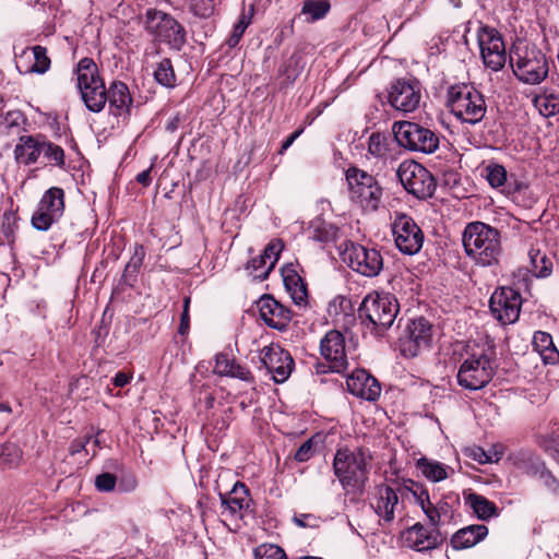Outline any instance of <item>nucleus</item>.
<instances>
[{"label": "nucleus", "instance_id": "ddd939ff", "mask_svg": "<svg viewBox=\"0 0 559 559\" xmlns=\"http://www.w3.org/2000/svg\"><path fill=\"white\" fill-rule=\"evenodd\" d=\"M435 333L433 325L426 318L418 317L412 320L399 340L401 354L405 357H416L428 350Z\"/></svg>", "mask_w": 559, "mask_h": 559}, {"label": "nucleus", "instance_id": "a878e982", "mask_svg": "<svg viewBox=\"0 0 559 559\" xmlns=\"http://www.w3.org/2000/svg\"><path fill=\"white\" fill-rule=\"evenodd\" d=\"M107 102L111 115L126 120L130 116L132 97L127 84L123 82H114L107 91Z\"/></svg>", "mask_w": 559, "mask_h": 559}, {"label": "nucleus", "instance_id": "412c9836", "mask_svg": "<svg viewBox=\"0 0 559 559\" xmlns=\"http://www.w3.org/2000/svg\"><path fill=\"white\" fill-rule=\"evenodd\" d=\"M261 360L277 383L286 381L293 371L290 354L280 346H265L261 350Z\"/></svg>", "mask_w": 559, "mask_h": 559}, {"label": "nucleus", "instance_id": "39448f33", "mask_svg": "<svg viewBox=\"0 0 559 559\" xmlns=\"http://www.w3.org/2000/svg\"><path fill=\"white\" fill-rule=\"evenodd\" d=\"M510 63L519 80L528 84H537L548 74L545 55L528 43L520 41L514 45L510 55Z\"/></svg>", "mask_w": 559, "mask_h": 559}, {"label": "nucleus", "instance_id": "1a4fd4ad", "mask_svg": "<svg viewBox=\"0 0 559 559\" xmlns=\"http://www.w3.org/2000/svg\"><path fill=\"white\" fill-rule=\"evenodd\" d=\"M145 29L154 36L155 39L169 45L179 50L186 41V31L183 26L170 14L150 9L145 13Z\"/></svg>", "mask_w": 559, "mask_h": 559}, {"label": "nucleus", "instance_id": "774afa93", "mask_svg": "<svg viewBox=\"0 0 559 559\" xmlns=\"http://www.w3.org/2000/svg\"><path fill=\"white\" fill-rule=\"evenodd\" d=\"M436 510L439 514V522L441 521V516L445 515L449 511V504L444 501H440L436 504Z\"/></svg>", "mask_w": 559, "mask_h": 559}, {"label": "nucleus", "instance_id": "37998d69", "mask_svg": "<svg viewBox=\"0 0 559 559\" xmlns=\"http://www.w3.org/2000/svg\"><path fill=\"white\" fill-rule=\"evenodd\" d=\"M367 152L374 158H383L388 153V139L385 134L373 132L368 138Z\"/></svg>", "mask_w": 559, "mask_h": 559}, {"label": "nucleus", "instance_id": "c85d7f7f", "mask_svg": "<svg viewBox=\"0 0 559 559\" xmlns=\"http://www.w3.org/2000/svg\"><path fill=\"white\" fill-rule=\"evenodd\" d=\"M487 534V526L483 524L469 525L459 530L452 536L451 545L455 550L467 549L483 540Z\"/></svg>", "mask_w": 559, "mask_h": 559}, {"label": "nucleus", "instance_id": "c9c22d12", "mask_svg": "<svg viewBox=\"0 0 559 559\" xmlns=\"http://www.w3.org/2000/svg\"><path fill=\"white\" fill-rule=\"evenodd\" d=\"M530 255V271L537 278L548 277L554 267L552 259L539 250L532 249Z\"/></svg>", "mask_w": 559, "mask_h": 559}, {"label": "nucleus", "instance_id": "09e8293b", "mask_svg": "<svg viewBox=\"0 0 559 559\" xmlns=\"http://www.w3.org/2000/svg\"><path fill=\"white\" fill-rule=\"evenodd\" d=\"M284 245L282 240L274 239L272 240L263 250V255L269 260V265L265 271H263L264 275H269L270 271L274 267L276 261L278 260L280 253L283 250Z\"/></svg>", "mask_w": 559, "mask_h": 559}, {"label": "nucleus", "instance_id": "e433bc0d", "mask_svg": "<svg viewBox=\"0 0 559 559\" xmlns=\"http://www.w3.org/2000/svg\"><path fill=\"white\" fill-rule=\"evenodd\" d=\"M310 238L319 242H330L337 238L338 228L321 218H316L309 227Z\"/></svg>", "mask_w": 559, "mask_h": 559}, {"label": "nucleus", "instance_id": "9b49d317", "mask_svg": "<svg viewBox=\"0 0 559 559\" xmlns=\"http://www.w3.org/2000/svg\"><path fill=\"white\" fill-rule=\"evenodd\" d=\"M393 132L397 143L409 151L430 154L439 147L438 135L418 123L411 121L395 122Z\"/></svg>", "mask_w": 559, "mask_h": 559}, {"label": "nucleus", "instance_id": "6ab92c4d", "mask_svg": "<svg viewBox=\"0 0 559 559\" xmlns=\"http://www.w3.org/2000/svg\"><path fill=\"white\" fill-rule=\"evenodd\" d=\"M221 515L225 521H236L243 519L251 513L252 499L245 484L237 481L233 489L227 493H221Z\"/></svg>", "mask_w": 559, "mask_h": 559}, {"label": "nucleus", "instance_id": "f704fd0d", "mask_svg": "<svg viewBox=\"0 0 559 559\" xmlns=\"http://www.w3.org/2000/svg\"><path fill=\"white\" fill-rule=\"evenodd\" d=\"M17 214L8 210L0 216V245H13L15 241L16 231L19 229Z\"/></svg>", "mask_w": 559, "mask_h": 559}, {"label": "nucleus", "instance_id": "de8ad7c7", "mask_svg": "<svg viewBox=\"0 0 559 559\" xmlns=\"http://www.w3.org/2000/svg\"><path fill=\"white\" fill-rule=\"evenodd\" d=\"M144 258H145V250H144L143 246L135 245L133 254L124 267L123 276L128 277V276L135 275L139 272L141 265L143 264Z\"/></svg>", "mask_w": 559, "mask_h": 559}, {"label": "nucleus", "instance_id": "cd10ccee", "mask_svg": "<svg viewBox=\"0 0 559 559\" xmlns=\"http://www.w3.org/2000/svg\"><path fill=\"white\" fill-rule=\"evenodd\" d=\"M214 373L225 377L237 378L246 382H252L253 376L248 368L226 353H219L215 357Z\"/></svg>", "mask_w": 559, "mask_h": 559}, {"label": "nucleus", "instance_id": "473e14b6", "mask_svg": "<svg viewBox=\"0 0 559 559\" xmlns=\"http://www.w3.org/2000/svg\"><path fill=\"white\" fill-rule=\"evenodd\" d=\"M464 501L480 520L486 521L498 514L497 506L481 495L475 492L465 493Z\"/></svg>", "mask_w": 559, "mask_h": 559}, {"label": "nucleus", "instance_id": "4d7b16f0", "mask_svg": "<svg viewBox=\"0 0 559 559\" xmlns=\"http://www.w3.org/2000/svg\"><path fill=\"white\" fill-rule=\"evenodd\" d=\"M539 443L545 449V451L548 452L554 457H556L557 454L559 453V448H558L559 444H558L557 439L555 438L554 433L542 435Z\"/></svg>", "mask_w": 559, "mask_h": 559}, {"label": "nucleus", "instance_id": "6e6552de", "mask_svg": "<svg viewBox=\"0 0 559 559\" xmlns=\"http://www.w3.org/2000/svg\"><path fill=\"white\" fill-rule=\"evenodd\" d=\"M348 195L350 201L366 211L378 210L382 199V188L376 178L357 167L346 170Z\"/></svg>", "mask_w": 559, "mask_h": 559}, {"label": "nucleus", "instance_id": "864d4df0", "mask_svg": "<svg viewBox=\"0 0 559 559\" xmlns=\"http://www.w3.org/2000/svg\"><path fill=\"white\" fill-rule=\"evenodd\" d=\"M117 477L110 473H102L95 478V487L98 491L110 492L115 489Z\"/></svg>", "mask_w": 559, "mask_h": 559}, {"label": "nucleus", "instance_id": "338daca9", "mask_svg": "<svg viewBox=\"0 0 559 559\" xmlns=\"http://www.w3.org/2000/svg\"><path fill=\"white\" fill-rule=\"evenodd\" d=\"M300 134V131H296L294 133H292L282 144V150L281 152H284L286 151L293 143L294 141L299 136Z\"/></svg>", "mask_w": 559, "mask_h": 559}, {"label": "nucleus", "instance_id": "79ce46f5", "mask_svg": "<svg viewBox=\"0 0 559 559\" xmlns=\"http://www.w3.org/2000/svg\"><path fill=\"white\" fill-rule=\"evenodd\" d=\"M154 78L162 86L168 88L176 86V74L169 59L165 58L157 64L154 71Z\"/></svg>", "mask_w": 559, "mask_h": 559}, {"label": "nucleus", "instance_id": "4468645a", "mask_svg": "<svg viewBox=\"0 0 559 559\" xmlns=\"http://www.w3.org/2000/svg\"><path fill=\"white\" fill-rule=\"evenodd\" d=\"M64 213V191L51 187L43 194L32 215V226L40 231L48 230Z\"/></svg>", "mask_w": 559, "mask_h": 559}, {"label": "nucleus", "instance_id": "8fccbe9b", "mask_svg": "<svg viewBox=\"0 0 559 559\" xmlns=\"http://www.w3.org/2000/svg\"><path fill=\"white\" fill-rule=\"evenodd\" d=\"M486 173V178L493 188L501 187L507 180V170L501 165H489Z\"/></svg>", "mask_w": 559, "mask_h": 559}, {"label": "nucleus", "instance_id": "13d9d810", "mask_svg": "<svg viewBox=\"0 0 559 559\" xmlns=\"http://www.w3.org/2000/svg\"><path fill=\"white\" fill-rule=\"evenodd\" d=\"M313 455L312 440L304 442L295 453V460L298 462H307Z\"/></svg>", "mask_w": 559, "mask_h": 559}, {"label": "nucleus", "instance_id": "9d476101", "mask_svg": "<svg viewBox=\"0 0 559 559\" xmlns=\"http://www.w3.org/2000/svg\"><path fill=\"white\" fill-rule=\"evenodd\" d=\"M342 258L354 272L366 277L378 276L384 266L380 250L357 242L345 243Z\"/></svg>", "mask_w": 559, "mask_h": 559}, {"label": "nucleus", "instance_id": "a19ab883", "mask_svg": "<svg viewBox=\"0 0 559 559\" xmlns=\"http://www.w3.org/2000/svg\"><path fill=\"white\" fill-rule=\"evenodd\" d=\"M22 460L20 447L12 442H5L0 445V466L12 468L19 465Z\"/></svg>", "mask_w": 559, "mask_h": 559}, {"label": "nucleus", "instance_id": "f3484780", "mask_svg": "<svg viewBox=\"0 0 559 559\" xmlns=\"http://www.w3.org/2000/svg\"><path fill=\"white\" fill-rule=\"evenodd\" d=\"M522 297L512 287H501L490 298L489 307L493 317L502 324L514 323L521 312Z\"/></svg>", "mask_w": 559, "mask_h": 559}, {"label": "nucleus", "instance_id": "f257e3e1", "mask_svg": "<svg viewBox=\"0 0 559 559\" xmlns=\"http://www.w3.org/2000/svg\"><path fill=\"white\" fill-rule=\"evenodd\" d=\"M463 246L466 254L481 266L497 264L502 253L500 233L483 222H473L465 227Z\"/></svg>", "mask_w": 559, "mask_h": 559}, {"label": "nucleus", "instance_id": "052dcab7", "mask_svg": "<svg viewBox=\"0 0 559 559\" xmlns=\"http://www.w3.org/2000/svg\"><path fill=\"white\" fill-rule=\"evenodd\" d=\"M138 487V480L134 475H127L118 483V489L123 492H131Z\"/></svg>", "mask_w": 559, "mask_h": 559}, {"label": "nucleus", "instance_id": "7ed1b4c3", "mask_svg": "<svg viewBox=\"0 0 559 559\" xmlns=\"http://www.w3.org/2000/svg\"><path fill=\"white\" fill-rule=\"evenodd\" d=\"M450 111L462 122L476 124L487 112L484 95L469 83L451 85L447 93Z\"/></svg>", "mask_w": 559, "mask_h": 559}, {"label": "nucleus", "instance_id": "72a5a7b5", "mask_svg": "<svg viewBox=\"0 0 559 559\" xmlns=\"http://www.w3.org/2000/svg\"><path fill=\"white\" fill-rule=\"evenodd\" d=\"M417 469L430 481L438 483L449 477L447 465L429 460L427 457H420L416 462Z\"/></svg>", "mask_w": 559, "mask_h": 559}, {"label": "nucleus", "instance_id": "a211bd4d", "mask_svg": "<svg viewBox=\"0 0 559 559\" xmlns=\"http://www.w3.org/2000/svg\"><path fill=\"white\" fill-rule=\"evenodd\" d=\"M421 102V86L417 80L401 79L389 90L390 105L402 112L415 111Z\"/></svg>", "mask_w": 559, "mask_h": 559}, {"label": "nucleus", "instance_id": "e2e57ef3", "mask_svg": "<svg viewBox=\"0 0 559 559\" xmlns=\"http://www.w3.org/2000/svg\"><path fill=\"white\" fill-rule=\"evenodd\" d=\"M131 378H132L131 376H129L124 372H118L114 377L112 383L115 384V386L122 388L130 382Z\"/></svg>", "mask_w": 559, "mask_h": 559}, {"label": "nucleus", "instance_id": "bb28decb", "mask_svg": "<svg viewBox=\"0 0 559 559\" xmlns=\"http://www.w3.org/2000/svg\"><path fill=\"white\" fill-rule=\"evenodd\" d=\"M374 512L385 523H391L395 518V510L399 507V497L395 490L386 485L376 488L374 502L371 503Z\"/></svg>", "mask_w": 559, "mask_h": 559}, {"label": "nucleus", "instance_id": "6e6d98bb", "mask_svg": "<svg viewBox=\"0 0 559 559\" xmlns=\"http://www.w3.org/2000/svg\"><path fill=\"white\" fill-rule=\"evenodd\" d=\"M468 455H469V457H472L474 461L478 462L479 464H489V463L499 461V456L497 455V453L495 454L496 457L493 459L484 449H481L479 447L471 449Z\"/></svg>", "mask_w": 559, "mask_h": 559}, {"label": "nucleus", "instance_id": "0e129e2a", "mask_svg": "<svg viewBox=\"0 0 559 559\" xmlns=\"http://www.w3.org/2000/svg\"><path fill=\"white\" fill-rule=\"evenodd\" d=\"M151 169L152 167L143 170L142 173L138 174L136 181L142 185L143 187H148L151 185L152 178H151Z\"/></svg>", "mask_w": 559, "mask_h": 559}, {"label": "nucleus", "instance_id": "680f3d73", "mask_svg": "<svg viewBox=\"0 0 559 559\" xmlns=\"http://www.w3.org/2000/svg\"><path fill=\"white\" fill-rule=\"evenodd\" d=\"M189 304H190V298L187 297L185 299L183 311L181 313V319H180L179 333L181 335L187 334L188 331H189V322H190V318H189Z\"/></svg>", "mask_w": 559, "mask_h": 559}, {"label": "nucleus", "instance_id": "20e7f679", "mask_svg": "<svg viewBox=\"0 0 559 559\" xmlns=\"http://www.w3.org/2000/svg\"><path fill=\"white\" fill-rule=\"evenodd\" d=\"M495 372V352L483 348L463 360L457 371V383L466 390H480L491 381Z\"/></svg>", "mask_w": 559, "mask_h": 559}, {"label": "nucleus", "instance_id": "c03bdc74", "mask_svg": "<svg viewBox=\"0 0 559 559\" xmlns=\"http://www.w3.org/2000/svg\"><path fill=\"white\" fill-rule=\"evenodd\" d=\"M416 502L420 506L423 512L429 520L431 526H439V514L436 510V504L431 503L430 497L427 490H421L419 495L414 492Z\"/></svg>", "mask_w": 559, "mask_h": 559}, {"label": "nucleus", "instance_id": "c756f323", "mask_svg": "<svg viewBox=\"0 0 559 559\" xmlns=\"http://www.w3.org/2000/svg\"><path fill=\"white\" fill-rule=\"evenodd\" d=\"M43 136L23 135L15 146L14 154L19 163L31 165L37 162L40 155Z\"/></svg>", "mask_w": 559, "mask_h": 559}, {"label": "nucleus", "instance_id": "a18cd8bd", "mask_svg": "<svg viewBox=\"0 0 559 559\" xmlns=\"http://www.w3.org/2000/svg\"><path fill=\"white\" fill-rule=\"evenodd\" d=\"M535 106L545 117L556 116L559 111V103L555 95H542L535 98Z\"/></svg>", "mask_w": 559, "mask_h": 559}, {"label": "nucleus", "instance_id": "7c9ffc66", "mask_svg": "<svg viewBox=\"0 0 559 559\" xmlns=\"http://www.w3.org/2000/svg\"><path fill=\"white\" fill-rule=\"evenodd\" d=\"M283 281L293 301L298 306L306 305L308 298L307 287L297 272L292 267L283 269Z\"/></svg>", "mask_w": 559, "mask_h": 559}, {"label": "nucleus", "instance_id": "49530a36", "mask_svg": "<svg viewBox=\"0 0 559 559\" xmlns=\"http://www.w3.org/2000/svg\"><path fill=\"white\" fill-rule=\"evenodd\" d=\"M254 559H287V556L275 544H262L254 548Z\"/></svg>", "mask_w": 559, "mask_h": 559}, {"label": "nucleus", "instance_id": "423d86ee", "mask_svg": "<svg viewBox=\"0 0 559 559\" xmlns=\"http://www.w3.org/2000/svg\"><path fill=\"white\" fill-rule=\"evenodd\" d=\"M76 76L78 87L86 108L93 112L102 111L107 103V91L93 59L80 60Z\"/></svg>", "mask_w": 559, "mask_h": 559}, {"label": "nucleus", "instance_id": "5fc2aeb1", "mask_svg": "<svg viewBox=\"0 0 559 559\" xmlns=\"http://www.w3.org/2000/svg\"><path fill=\"white\" fill-rule=\"evenodd\" d=\"M269 260L264 258L263 253L259 257L252 259L249 264L248 269H251L254 272V276L259 278H265L267 275L263 274V271L267 269Z\"/></svg>", "mask_w": 559, "mask_h": 559}, {"label": "nucleus", "instance_id": "3c124183", "mask_svg": "<svg viewBox=\"0 0 559 559\" xmlns=\"http://www.w3.org/2000/svg\"><path fill=\"white\" fill-rule=\"evenodd\" d=\"M328 311L335 318L341 314L346 316L352 311V301L344 296H337L329 304Z\"/></svg>", "mask_w": 559, "mask_h": 559}, {"label": "nucleus", "instance_id": "bf43d9fd", "mask_svg": "<svg viewBox=\"0 0 559 559\" xmlns=\"http://www.w3.org/2000/svg\"><path fill=\"white\" fill-rule=\"evenodd\" d=\"M294 522L299 527H317L318 526V518L313 514L309 513H299L294 515Z\"/></svg>", "mask_w": 559, "mask_h": 559}, {"label": "nucleus", "instance_id": "ea45409f", "mask_svg": "<svg viewBox=\"0 0 559 559\" xmlns=\"http://www.w3.org/2000/svg\"><path fill=\"white\" fill-rule=\"evenodd\" d=\"M40 147V155L43 154L44 158L48 164L52 166H57L62 168L64 166V151L61 146L47 141L43 136V142Z\"/></svg>", "mask_w": 559, "mask_h": 559}, {"label": "nucleus", "instance_id": "393cba45", "mask_svg": "<svg viewBox=\"0 0 559 559\" xmlns=\"http://www.w3.org/2000/svg\"><path fill=\"white\" fill-rule=\"evenodd\" d=\"M444 539L445 537L440 533L438 526L428 528L420 523H416L406 531L407 543L418 551L435 549Z\"/></svg>", "mask_w": 559, "mask_h": 559}, {"label": "nucleus", "instance_id": "58836bf2", "mask_svg": "<svg viewBox=\"0 0 559 559\" xmlns=\"http://www.w3.org/2000/svg\"><path fill=\"white\" fill-rule=\"evenodd\" d=\"M330 10V3L325 0H307L304 2L301 14L307 15L306 21L311 23L323 19Z\"/></svg>", "mask_w": 559, "mask_h": 559}, {"label": "nucleus", "instance_id": "5701e85b", "mask_svg": "<svg viewBox=\"0 0 559 559\" xmlns=\"http://www.w3.org/2000/svg\"><path fill=\"white\" fill-rule=\"evenodd\" d=\"M257 308L260 319L272 329L284 330L292 319L290 310L270 295L262 296Z\"/></svg>", "mask_w": 559, "mask_h": 559}, {"label": "nucleus", "instance_id": "4be33fe9", "mask_svg": "<svg viewBox=\"0 0 559 559\" xmlns=\"http://www.w3.org/2000/svg\"><path fill=\"white\" fill-rule=\"evenodd\" d=\"M15 58L16 69L21 74H45L51 66L47 48L39 45L24 48Z\"/></svg>", "mask_w": 559, "mask_h": 559}, {"label": "nucleus", "instance_id": "f8f14e48", "mask_svg": "<svg viewBox=\"0 0 559 559\" xmlns=\"http://www.w3.org/2000/svg\"><path fill=\"white\" fill-rule=\"evenodd\" d=\"M396 177L404 189L418 199L430 198L436 190V181L430 171L415 160L401 163Z\"/></svg>", "mask_w": 559, "mask_h": 559}, {"label": "nucleus", "instance_id": "0eeeda50", "mask_svg": "<svg viewBox=\"0 0 559 559\" xmlns=\"http://www.w3.org/2000/svg\"><path fill=\"white\" fill-rule=\"evenodd\" d=\"M358 312L364 322L367 321L378 334H382L395 321L399 304L392 295L373 293L364 298Z\"/></svg>", "mask_w": 559, "mask_h": 559}, {"label": "nucleus", "instance_id": "b1692460", "mask_svg": "<svg viewBox=\"0 0 559 559\" xmlns=\"http://www.w3.org/2000/svg\"><path fill=\"white\" fill-rule=\"evenodd\" d=\"M348 391L362 400L376 401L381 392L378 380L364 369L353 371L346 380Z\"/></svg>", "mask_w": 559, "mask_h": 559}, {"label": "nucleus", "instance_id": "4c0bfd02", "mask_svg": "<svg viewBox=\"0 0 559 559\" xmlns=\"http://www.w3.org/2000/svg\"><path fill=\"white\" fill-rule=\"evenodd\" d=\"M253 14V5H250L248 10H242L241 14L239 15L238 22L234 25L230 36L226 39V45L229 48H234L239 44L243 33L252 22Z\"/></svg>", "mask_w": 559, "mask_h": 559}, {"label": "nucleus", "instance_id": "2eb2a0df", "mask_svg": "<svg viewBox=\"0 0 559 559\" xmlns=\"http://www.w3.org/2000/svg\"><path fill=\"white\" fill-rule=\"evenodd\" d=\"M391 226L395 246L402 253L413 255L421 249L424 234L411 216L395 213Z\"/></svg>", "mask_w": 559, "mask_h": 559}, {"label": "nucleus", "instance_id": "f03ea898", "mask_svg": "<svg viewBox=\"0 0 559 559\" xmlns=\"http://www.w3.org/2000/svg\"><path fill=\"white\" fill-rule=\"evenodd\" d=\"M370 463L371 454L368 450L344 448L336 451L333 469L345 490L362 492L368 480Z\"/></svg>", "mask_w": 559, "mask_h": 559}, {"label": "nucleus", "instance_id": "dca6fc26", "mask_svg": "<svg viewBox=\"0 0 559 559\" xmlns=\"http://www.w3.org/2000/svg\"><path fill=\"white\" fill-rule=\"evenodd\" d=\"M480 55L486 67L501 70L507 62V52L501 35L490 27H480L477 33Z\"/></svg>", "mask_w": 559, "mask_h": 559}, {"label": "nucleus", "instance_id": "603ef678", "mask_svg": "<svg viewBox=\"0 0 559 559\" xmlns=\"http://www.w3.org/2000/svg\"><path fill=\"white\" fill-rule=\"evenodd\" d=\"M214 5V0H191V11L200 17L211 16Z\"/></svg>", "mask_w": 559, "mask_h": 559}, {"label": "nucleus", "instance_id": "69168bd1", "mask_svg": "<svg viewBox=\"0 0 559 559\" xmlns=\"http://www.w3.org/2000/svg\"><path fill=\"white\" fill-rule=\"evenodd\" d=\"M90 441V438H87L85 441H82V440H75L72 442V444L70 445V453L72 455L81 452L82 450H85V447L86 444L88 443Z\"/></svg>", "mask_w": 559, "mask_h": 559}, {"label": "nucleus", "instance_id": "2f4dec72", "mask_svg": "<svg viewBox=\"0 0 559 559\" xmlns=\"http://www.w3.org/2000/svg\"><path fill=\"white\" fill-rule=\"evenodd\" d=\"M533 345L545 364L556 365L559 361V352L550 334L543 331L535 332Z\"/></svg>", "mask_w": 559, "mask_h": 559}, {"label": "nucleus", "instance_id": "aec40b11", "mask_svg": "<svg viewBox=\"0 0 559 559\" xmlns=\"http://www.w3.org/2000/svg\"><path fill=\"white\" fill-rule=\"evenodd\" d=\"M320 353L332 372L342 373L347 370L345 337L341 332L329 331L320 342Z\"/></svg>", "mask_w": 559, "mask_h": 559}]
</instances>
